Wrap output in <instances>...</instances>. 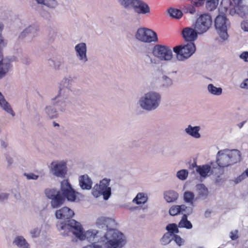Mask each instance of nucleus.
I'll use <instances>...</instances> for the list:
<instances>
[{"label": "nucleus", "instance_id": "obj_14", "mask_svg": "<svg viewBox=\"0 0 248 248\" xmlns=\"http://www.w3.org/2000/svg\"><path fill=\"white\" fill-rule=\"evenodd\" d=\"M75 56L82 65L86 64L89 61L87 55V46L85 43L80 42L77 44L74 47Z\"/></svg>", "mask_w": 248, "mask_h": 248}, {"label": "nucleus", "instance_id": "obj_24", "mask_svg": "<svg viewBox=\"0 0 248 248\" xmlns=\"http://www.w3.org/2000/svg\"><path fill=\"white\" fill-rule=\"evenodd\" d=\"M37 28L34 26H29L25 28L20 34L19 37L23 39L27 37H34L37 34Z\"/></svg>", "mask_w": 248, "mask_h": 248}, {"label": "nucleus", "instance_id": "obj_54", "mask_svg": "<svg viewBox=\"0 0 248 248\" xmlns=\"http://www.w3.org/2000/svg\"><path fill=\"white\" fill-rule=\"evenodd\" d=\"M7 44V41L3 39L1 34H0V47L1 48L4 47L6 46Z\"/></svg>", "mask_w": 248, "mask_h": 248}, {"label": "nucleus", "instance_id": "obj_33", "mask_svg": "<svg viewBox=\"0 0 248 248\" xmlns=\"http://www.w3.org/2000/svg\"><path fill=\"white\" fill-rule=\"evenodd\" d=\"M194 197L195 195L191 191H186L184 193V199L185 202L190 203L191 206H194Z\"/></svg>", "mask_w": 248, "mask_h": 248}, {"label": "nucleus", "instance_id": "obj_19", "mask_svg": "<svg viewBox=\"0 0 248 248\" xmlns=\"http://www.w3.org/2000/svg\"><path fill=\"white\" fill-rule=\"evenodd\" d=\"M216 164L212 162L211 165H204L202 166H197L196 171L202 177H206L209 173L213 172L214 169H216Z\"/></svg>", "mask_w": 248, "mask_h": 248}, {"label": "nucleus", "instance_id": "obj_27", "mask_svg": "<svg viewBox=\"0 0 248 248\" xmlns=\"http://www.w3.org/2000/svg\"><path fill=\"white\" fill-rule=\"evenodd\" d=\"M0 107L6 111L8 113L11 114L12 116L15 115V113L13 110L10 104L6 101L4 96L0 92Z\"/></svg>", "mask_w": 248, "mask_h": 248}, {"label": "nucleus", "instance_id": "obj_44", "mask_svg": "<svg viewBox=\"0 0 248 248\" xmlns=\"http://www.w3.org/2000/svg\"><path fill=\"white\" fill-rule=\"evenodd\" d=\"M179 213H181V205H173L169 210V213L171 216H175Z\"/></svg>", "mask_w": 248, "mask_h": 248}, {"label": "nucleus", "instance_id": "obj_29", "mask_svg": "<svg viewBox=\"0 0 248 248\" xmlns=\"http://www.w3.org/2000/svg\"><path fill=\"white\" fill-rule=\"evenodd\" d=\"M44 114L47 118L51 119L57 118L58 116L56 108L52 106H47L45 107Z\"/></svg>", "mask_w": 248, "mask_h": 248}, {"label": "nucleus", "instance_id": "obj_37", "mask_svg": "<svg viewBox=\"0 0 248 248\" xmlns=\"http://www.w3.org/2000/svg\"><path fill=\"white\" fill-rule=\"evenodd\" d=\"M162 86L164 88H169L173 85V80L167 76H163L161 80Z\"/></svg>", "mask_w": 248, "mask_h": 248}, {"label": "nucleus", "instance_id": "obj_26", "mask_svg": "<svg viewBox=\"0 0 248 248\" xmlns=\"http://www.w3.org/2000/svg\"><path fill=\"white\" fill-rule=\"evenodd\" d=\"M13 244L19 248H30V245L26 239L21 235L15 237L13 241Z\"/></svg>", "mask_w": 248, "mask_h": 248}, {"label": "nucleus", "instance_id": "obj_61", "mask_svg": "<svg viewBox=\"0 0 248 248\" xmlns=\"http://www.w3.org/2000/svg\"><path fill=\"white\" fill-rule=\"evenodd\" d=\"M243 172L244 173L246 177H248V168L246 169Z\"/></svg>", "mask_w": 248, "mask_h": 248}, {"label": "nucleus", "instance_id": "obj_7", "mask_svg": "<svg viewBox=\"0 0 248 248\" xmlns=\"http://www.w3.org/2000/svg\"><path fill=\"white\" fill-rule=\"evenodd\" d=\"M110 182V179L104 178L95 184L92 189V195L96 198L102 196L104 200H108L111 195Z\"/></svg>", "mask_w": 248, "mask_h": 248}, {"label": "nucleus", "instance_id": "obj_5", "mask_svg": "<svg viewBox=\"0 0 248 248\" xmlns=\"http://www.w3.org/2000/svg\"><path fill=\"white\" fill-rule=\"evenodd\" d=\"M106 248H123L127 240L125 235L118 230H110L104 236Z\"/></svg>", "mask_w": 248, "mask_h": 248}, {"label": "nucleus", "instance_id": "obj_59", "mask_svg": "<svg viewBox=\"0 0 248 248\" xmlns=\"http://www.w3.org/2000/svg\"><path fill=\"white\" fill-rule=\"evenodd\" d=\"M146 56L149 59L150 63H151V64H155L156 63L155 59H153L152 57H151V56L147 54L146 55Z\"/></svg>", "mask_w": 248, "mask_h": 248}, {"label": "nucleus", "instance_id": "obj_50", "mask_svg": "<svg viewBox=\"0 0 248 248\" xmlns=\"http://www.w3.org/2000/svg\"><path fill=\"white\" fill-rule=\"evenodd\" d=\"M9 194L7 192L0 193V202H3L9 198Z\"/></svg>", "mask_w": 248, "mask_h": 248}, {"label": "nucleus", "instance_id": "obj_12", "mask_svg": "<svg viewBox=\"0 0 248 248\" xmlns=\"http://www.w3.org/2000/svg\"><path fill=\"white\" fill-rule=\"evenodd\" d=\"M229 22L224 15H218L215 19V26L220 38L223 41L228 38L227 33Z\"/></svg>", "mask_w": 248, "mask_h": 248}, {"label": "nucleus", "instance_id": "obj_13", "mask_svg": "<svg viewBox=\"0 0 248 248\" xmlns=\"http://www.w3.org/2000/svg\"><path fill=\"white\" fill-rule=\"evenodd\" d=\"M50 172L58 178H64L67 174L66 162L64 160H57L51 164Z\"/></svg>", "mask_w": 248, "mask_h": 248}, {"label": "nucleus", "instance_id": "obj_23", "mask_svg": "<svg viewBox=\"0 0 248 248\" xmlns=\"http://www.w3.org/2000/svg\"><path fill=\"white\" fill-rule=\"evenodd\" d=\"M78 182L80 188L83 190H90L92 187V180L87 174L79 176Z\"/></svg>", "mask_w": 248, "mask_h": 248}, {"label": "nucleus", "instance_id": "obj_1", "mask_svg": "<svg viewBox=\"0 0 248 248\" xmlns=\"http://www.w3.org/2000/svg\"><path fill=\"white\" fill-rule=\"evenodd\" d=\"M46 197L51 200L50 205L55 209L62 205L66 198L68 201L76 202L79 200L81 195L76 192L67 179L61 182L60 191L54 188H47L44 190Z\"/></svg>", "mask_w": 248, "mask_h": 248}, {"label": "nucleus", "instance_id": "obj_47", "mask_svg": "<svg viewBox=\"0 0 248 248\" xmlns=\"http://www.w3.org/2000/svg\"><path fill=\"white\" fill-rule=\"evenodd\" d=\"M173 240L179 246H182L184 242V241L178 235L176 234H173Z\"/></svg>", "mask_w": 248, "mask_h": 248}, {"label": "nucleus", "instance_id": "obj_10", "mask_svg": "<svg viewBox=\"0 0 248 248\" xmlns=\"http://www.w3.org/2000/svg\"><path fill=\"white\" fill-rule=\"evenodd\" d=\"M212 18L210 15L204 14L200 15L196 19L192 26L195 28L199 34L206 32L211 27Z\"/></svg>", "mask_w": 248, "mask_h": 248}, {"label": "nucleus", "instance_id": "obj_15", "mask_svg": "<svg viewBox=\"0 0 248 248\" xmlns=\"http://www.w3.org/2000/svg\"><path fill=\"white\" fill-rule=\"evenodd\" d=\"M73 79L71 77H65L59 83V92L64 96H69L72 91Z\"/></svg>", "mask_w": 248, "mask_h": 248}, {"label": "nucleus", "instance_id": "obj_30", "mask_svg": "<svg viewBox=\"0 0 248 248\" xmlns=\"http://www.w3.org/2000/svg\"><path fill=\"white\" fill-rule=\"evenodd\" d=\"M207 89L208 93L213 95L219 96L222 93V89L221 87H217L213 84H208Z\"/></svg>", "mask_w": 248, "mask_h": 248}, {"label": "nucleus", "instance_id": "obj_55", "mask_svg": "<svg viewBox=\"0 0 248 248\" xmlns=\"http://www.w3.org/2000/svg\"><path fill=\"white\" fill-rule=\"evenodd\" d=\"M230 236L233 240L236 239L238 238V231L235 230L231 232L230 233Z\"/></svg>", "mask_w": 248, "mask_h": 248}, {"label": "nucleus", "instance_id": "obj_8", "mask_svg": "<svg viewBox=\"0 0 248 248\" xmlns=\"http://www.w3.org/2000/svg\"><path fill=\"white\" fill-rule=\"evenodd\" d=\"M196 49L193 42L176 46L173 48L176 58L179 61H184L189 58L195 52Z\"/></svg>", "mask_w": 248, "mask_h": 248}, {"label": "nucleus", "instance_id": "obj_42", "mask_svg": "<svg viewBox=\"0 0 248 248\" xmlns=\"http://www.w3.org/2000/svg\"><path fill=\"white\" fill-rule=\"evenodd\" d=\"M193 206H187L185 204L181 205V213L184 215H190L193 213Z\"/></svg>", "mask_w": 248, "mask_h": 248}, {"label": "nucleus", "instance_id": "obj_38", "mask_svg": "<svg viewBox=\"0 0 248 248\" xmlns=\"http://www.w3.org/2000/svg\"><path fill=\"white\" fill-rule=\"evenodd\" d=\"M172 240H173V234H171L170 232H167L162 236L160 242L162 245H167L169 244Z\"/></svg>", "mask_w": 248, "mask_h": 248}, {"label": "nucleus", "instance_id": "obj_25", "mask_svg": "<svg viewBox=\"0 0 248 248\" xmlns=\"http://www.w3.org/2000/svg\"><path fill=\"white\" fill-rule=\"evenodd\" d=\"M163 197L168 203L174 202L178 200L179 194L173 190H168L164 192Z\"/></svg>", "mask_w": 248, "mask_h": 248}, {"label": "nucleus", "instance_id": "obj_43", "mask_svg": "<svg viewBox=\"0 0 248 248\" xmlns=\"http://www.w3.org/2000/svg\"><path fill=\"white\" fill-rule=\"evenodd\" d=\"M166 229L168 231V232H170L171 234H175V233H177L179 232L177 225L174 223L167 225Z\"/></svg>", "mask_w": 248, "mask_h": 248}, {"label": "nucleus", "instance_id": "obj_51", "mask_svg": "<svg viewBox=\"0 0 248 248\" xmlns=\"http://www.w3.org/2000/svg\"><path fill=\"white\" fill-rule=\"evenodd\" d=\"M191 2L196 6H200L203 4L205 0H190Z\"/></svg>", "mask_w": 248, "mask_h": 248}, {"label": "nucleus", "instance_id": "obj_18", "mask_svg": "<svg viewBox=\"0 0 248 248\" xmlns=\"http://www.w3.org/2000/svg\"><path fill=\"white\" fill-rule=\"evenodd\" d=\"M182 35L184 40L189 43L193 42L198 38L199 32L195 28L186 27L182 30Z\"/></svg>", "mask_w": 248, "mask_h": 248}, {"label": "nucleus", "instance_id": "obj_35", "mask_svg": "<svg viewBox=\"0 0 248 248\" xmlns=\"http://www.w3.org/2000/svg\"><path fill=\"white\" fill-rule=\"evenodd\" d=\"M178 226L180 228H186L187 229H190L192 228V225L191 223L187 220L186 215L183 216Z\"/></svg>", "mask_w": 248, "mask_h": 248}, {"label": "nucleus", "instance_id": "obj_39", "mask_svg": "<svg viewBox=\"0 0 248 248\" xmlns=\"http://www.w3.org/2000/svg\"><path fill=\"white\" fill-rule=\"evenodd\" d=\"M188 175V171L187 170L182 169L178 171L176 173V177L181 181L186 180Z\"/></svg>", "mask_w": 248, "mask_h": 248}, {"label": "nucleus", "instance_id": "obj_4", "mask_svg": "<svg viewBox=\"0 0 248 248\" xmlns=\"http://www.w3.org/2000/svg\"><path fill=\"white\" fill-rule=\"evenodd\" d=\"M161 101V94L159 92L150 91L139 98L138 105L142 109L151 111L156 109L160 106Z\"/></svg>", "mask_w": 248, "mask_h": 248}, {"label": "nucleus", "instance_id": "obj_56", "mask_svg": "<svg viewBox=\"0 0 248 248\" xmlns=\"http://www.w3.org/2000/svg\"><path fill=\"white\" fill-rule=\"evenodd\" d=\"M241 28L245 31H248V21H244L241 23Z\"/></svg>", "mask_w": 248, "mask_h": 248}, {"label": "nucleus", "instance_id": "obj_40", "mask_svg": "<svg viewBox=\"0 0 248 248\" xmlns=\"http://www.w3.org/2000/svg\"><path fill=\"white\" fill-rule=\"evenodd\" d=\"M243 0H232V10L234 12H238L242 7Z\"/></svg>", "mask_w": 248, "mask_h": 248}, {"label": "nucleus", "instance_id": "obj_52", "mask_svg": "<svg viewBox=\"0 0 248 248\" xmlns=\"http://www.w3.org/2000/svg\"><path fill=\"white\" fill-rule=\"evenodd\" d=\"M25 176L28 180H37L38 178V175L32 173L26 174Z\"/></svg>", "mask_w": 248, "mask_h": 248}, {"label": "nucleus", "instance_id": "obj_11", "mask_svg": "<svg viewBox=\"0 0 248 248\" xmlns=\"http://www.w3.org/2000/svg\"><path fill=\"white\" fill-rule=\"evenodd\" d=\"M135 36L139 41L143 43H156L158 41L156 33L153 30L146 28L138 29Z\"/></svg>", "mask_w": 248, "mask_h": 248}, {"label": "nucleus", "instance_id": "obj_34", "mask_svg": "<svg viewBox=\"0 0 248 248\" xmlns=\"http://www.w3.org/2000/svg\"><path fill=\"white\" fill-rule=\"evenodd\" d=\"M168 13L170 16L176 19H180L183 16L182 12L177 9L170 8L168 10Z\"/></svg>", "mask_w": 248, "mask_h": 248}, {"label": "nucleus", "instance_id": "obj_53", "mask_svg": "<svg viewBox=\"0 0 248 248\" xmlns=\"http://www.w3.org/2000/svg\"><path fill=\"white\" fill-rule=\"evenodd\" d=\"M246 178L244 172H243L241 174L237 176L235 180V183H239L241 182L242 181L244 180Z\"/></svg>", "mask_w": 248, "mask_h": 248}, {"label": "nucleus", "instance_id": "obj_31", "mask_svg": "<svg viewBox=\"0 0 248 248\" xmlns=\"http://www.w3.org/2000/svg\"><path fill=\"white\" fill-rule=\"evenodd\" d=\"M196 190L198 194L203 198H206L209 194L208 189L203 184H198L196 186Z\"/></svg>", "mask_w": 248, "mask_h": 248}, {"label": "nucleus", "instance_id": "obj_62", "mask_svg": "<svg viewBox=\"0 0 248 248\" xmlns=\"http://www.w3.org/2000/svg\"><path fill=\"white\" fill-rule=\"evenodd\" d=\"M2 29H3V25L0 22V34H1Z\"/></svg>", "mask_w": 248, "mask_h": 248}, {"label": "nucleus", "instance_id": "obj_2", "mask_svg": "<svg viewBox=\"0 0 248 248\" xmlns=\"http://www.w3.org/2000/svg\"><path fill=\"white\" fill-rule=\"evenodd\" d=\"M57 228L60 234L63 236L74 234L79 240L94 241L98 237L99 232L94 229H90L84 231L81 224L74 219L68 220L63 222L58 221Z\"/></svg>", "mask_w": 248, "mask_h": 248}, {"label": "nucleus", "instance_id": "obj_3", "mask_svg": "<svg viewBox=\"0 0 248 248\" xmlns=\"http://www.w3.org/2000/svg\"><path fill=\"white\" fill-rule=\"evenodd\" d=\"M241 160V153L238 150H220L217 155L216 167L217 169L228 167L240 161Z\"/></svg>", "mask_w": 248, "mask_h": 248}, {"label": "nucleus", "instance_id": "obj_22", "mask_svg": "<svg viewBox=\"0 0 248 248\" xmlns=\"http://www.w3.org/2000/svg\"><path fill=\"white\" fill-rule=\"evenodd\" d=\"M201 129L200 126H193L189 124L185 128V132L186 135L194 139H199L202 137L200 133Z\"/></svg>", "mask_w": 248, "mask_h": 248}, {"label": "nucleus", "instance_id": "obj_58", "mask_svg": "<svg viewBox=\"0 0 248 248\" xmlns=\"http://www.w3.org/2000/svg\"><path fill=\"white\" fill-rule=\"evenodd\" d=\"M6 159L7 162L8 166L11 167L14 162V160H13V158L10 156H7L6 158Z\"/></svg>", "mask_w": 248, "mask_h": 248}, {"label": "nucleus", "instance_id": "obj_21", "mask_svg": "<svg viewBox=\"0 0 248 248\" xmlns=\"http://www.w3.org/2000/svg\"><path fill=\"white\" fill-rule=\"evenodd\" d=\"M74 215V211L67 207H63L55 212V216L58 219H69Z\"/></svg>", "mask_w": 248, "mask_h": 248}, {"label": "nucleus", "instance_id": "obj_46", "mask_svg": "<svg viewBox=\"0 0 248 248\" xmlns=\"http://www.w3.org/2000/svg\"><path fill=\"white\" fill-rule=\"evenodd\" d=\"M48 64L50 66L53 67L56 69H59L61 65L60 62L55 61V60L52 59L49 60Z\"/></svg>", "mask_w": 248, "mask_h": 248}, {"label": "nucleus", "instance_id": "obj_20", "mask_svg": "<svg viewBox=\"0 0 248 248\" xmlns=\"http://www.w3.org/2000/svg\"><path fill=\"white\" fill-rule=\"evenodd\" d=\"M69 96H64L58 93L57 95L53 100L58 104L59 109L61 111H65L68 108L69 103L68 98Z\"/></svg>", "mask_w": 248, "mask_h": 248}, {"label": "nucleus", "instance_id": "obj_45", "mask_svg": "<svg viewBox=\"0 0 248 248\" xmlns=\"http://www.w3.org/2000/svg\"><path fill=\"white\" fill-rule=\"evenodd\" d=\"M221 5L226 10H232V3L231 0H222L221 2Z\"/></svg>", "mask_w": 248, "mask_h": 248}, {"label": "nucleus", "instance_id": "obj_9", "mask_svg": "<svg viewBox=\"0 0 248 248\" xmlns=\"http://www.w3.org/2000/svg\"><path fill=\"white\" fill-rule=\"evenodd\" d=\"M153 55L160 61L169 62L173 58L171 48L166 45H156L152 49Z\"/></svg>", "mask_w": 248, "mask_h": 248}, {"label": "nucleus", "instance_id": "obj_17", "mask_svg": "<svg viewBox=\"0 0 248 248\" xmlns=\"http://www.w3.org/2000/svg\"><path fill=\"white\" fill-rule=\"evenodd\" d=\"M12 61L8 57H4L0 51V79L3 78L12 69Z\"/></svg>", "mask_w": 248, "mask_h": 248}, {"label": "nucleus", "instance_id": "obj_28", "mask_svg": "<svg viewBox=\"0 0 248 248\" xmlns=\"http://www.w3.org/2000/svg\"><path fill=\"white\" fill-rule=\"evenodd\" d=\"M148 195L145 193H138L135 198L132 200V202L137 205H142L145 204L148 201Z\"/></svg>", "mask_w": 248, "mask_h": 248}, {"label": "nucleus", "instance_id": "obj_48", "mask_svg": "<svg viewBox=\"0 0 248 248\" xmlns=\"http://www.w3.org/2000/svg\"><path fill=\"white\" fill-rule=\"evenodd\" d=\"M82 248H103V247L102 245L97 243L94 242L89 245H88L86 246H84Z\"/></svg>", "mask_w": 248, "mask_h": 248}, {"label": "nucleus", "instance_id": "obj_6", "mask_svg": "<svg viewBox=\"0 0 248 248\" xmlns=\"http://www.w3.org/2000/svg\"><path fill=\"white\" fill-rule=\"evenodd\" d=\"M119 2L125 9H132L139 15H148L151 12L149 5L142 0H119Z\"/></svg>", "mask_w": 248, "mask_h": 248}, {"label": "nucleus", "instance_id": "obj_32", "mask_svg": "<svg viewBox=\"0 0 248 248\" xmlns=\"http://www.w3.org/2000/svg\"><path fill=\"white\" fill-rule=\"evenodd\" d=\"M39 4L44 5L50 8H55L58 5V3L55 0H35Z\"/></svg>", "mask_w": 248, "mask_h": 248}, {"label": "nucleus", "instance_id": "obj_57", "mask_svg": "<svg viewBox=\"0 0 248 248\" xmlns=\"http://www.w3.org/2000/svg\"><path fill=\"white\" fill-rule=\"evenodd\" d=\"M240 57L245 62H248V52H244L242 53L240 55Z\"/></svg>", "mask_w": 248, "mask_h": 248}, {"label": "nucleus", "instance_id": "obj_16", "mask_svg": "<svg viewBox=\"0 0 248 248\" xmlns=\"http://www.w3.org/2000/svg\"><path fill=\"white\" fill-rule=\"evenodd\" d=\"M95 224L99 228H107V231L105 234L110 230H115L112 228L115 227L117 225L114 219L105 216L99 217L96 220Z\"/></svg>", "mask_w": 248, "mask_h": 248}, {"label": "nucleus", "instance_id": "obj_36", "mask_svg": "<svg viewBox=\"0 0 248 248\" xmlns=\"http://www.w3.org/2000/svg\"><path fill=\"white\" fill-rule=\"evenodd\" d=\"M219 0H206V8L209 11L215 10L218 4Z\"/></svg>", "mask_w": 248, "mask_h": 248}, {"label": "nucleus", "instance_id": "obj_41", "mask_svg": "<svg viewBox=\"0 0 248 248\" xmlns=\"http://www.w3.org/2000/svg\"><path fill=\"white\" fill-rule=\"evenodd\" d=\"M41 229L40 227H34L32 228L30 231V234L31 238H37L40 236Z\"/></svg>", "mask_w": 248, "mask_h": 248}, {"label": "nucleus", "instance_id": "obj_49", "mask_svg": "<svg viewBox=\"0 0 248 248\" xmlns=\"http://www.w3.org/2000/svg\"><path fill=\"white\" fill-rule=\"evenodd\" d=\"M183 10L185 13H189L191 14H193L196 11L195 9L191 6H188L187 7H185Z\"/></svg>", "mask_w": 248, "mask_h": 248}, {"label": "nucleus", "instance_id": "obj_60", "mask_svg": "<svg viewBox=\"0 0 248 248\" xmlns=\"http://www.w3.org/2000/svg\"><path fill=\"white\" fill-rule=\"evenodd\" d=\"M7 145H8L7 143L4 141H2L1 142V147L3 148H6L7 146Z\"/></svg>", "mask_w": 248, "mask_h": 248}]
</instances>
